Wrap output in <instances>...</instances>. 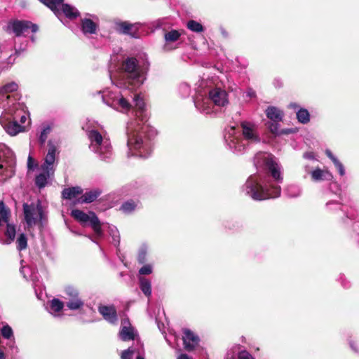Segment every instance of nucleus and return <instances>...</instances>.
I'll return each mask as SVG.
<instances>
[{"instance_id":"f257e3e1","label":"nucleus","mask_w":359,"mask_h":359,"mask_svg":"<svg viewBox=\"0 0 359 359\" xmlns=\"http://www.w3.org/2000/svg\"><path fill=\"white\" fill-rule=\"evenodd\" d=\"M102 101L107 105L121 112H128L132 107L130 100L134 102L135 119L127 125V145L128 156L147 158L151 152L150 140L156 135V131L148 123V116L145 111L143 99L137 94L124 95L121 92L109 91L102 95Z\"/></svg>"},{"instance_id":"f03ea898","label":"nucleus","mask_w":359,"mask_h":359,"mask_svg":"<svg viewBox=\"0 0 359 359\" xmlns=\"http://www.w3.org/2000/svg\"><path fill=\"white\" fill-rule=\"evenodd\" d=\"M254 163L258 170H266L268 172L264 175H250L243 187L245 194L255 201L279 197L281 193L280 184L283 177L281 166L276 158L272 154L260 152L255 155Z\"/></svg>"},{"instance_id":"7ed1b4c3","label":"nucleus","mask_w":359,"mask_h":359,"mask_svg":"<svg viewBox=\"0 0 359 359\" xmlns=\"http://www.w3.org/2000/svg\"><path fill=\"white\" fill-rule=\"evenodd\" d=\"M149 69L147 60L139 62L135 57H127L122 60L116 72L110 74V79L118 88L133 91L144 83Z\"/></svg>"},{"instance_id":"20e7f679","label":"nucleus","mask_w":359,"mask_h":359,"mask_svg":"<svg viewBox=\"0 0 359 359\" xmlns=\"http://www.w3.org/2000/svg\"><path fill=\"white\" fill-rule=\"evenodd\" d=\"M241 126L243 138L241 137L240 132L237 131L234 127L226 129L224 135V140L227 147L237 154L245 151L248 144L259 143L260 142L255 124L249 121H243Z\"/></svg>"},{"instance_id":"39448f33","label":"nucleus","mask_w":359,"mask_h":359,"mask_svg":"<svg viewBox=\"0 0 359 359\" xmlns=\"http://www.w3.org/2000/svg\"><path fill=\"white\" fill-rule=\"evenodd\" d=\"M90 141L89 149L96 154L102 161L110 160L113 156V151L110 140L102 136L97 130L92 129L87 132Z\"/></svg>"},{"instance_id":"423d86ee","label":"nucleus","mask_w":359,"mask_h":359,"mask_svg":"<svg viewBox=\"0 0 359 359\" xmlns=\"http://www.w3.org/2000/svg\"><path fill=\"white\" fill-rule=\"evenodd\" d=\"M23 212L25 220L28 228L38 226L42 228L43 222L46 220V215L40 201L37 203H24Z\"/></svg>"},{"instance_id":"0eeeda50","label":"nucleus","mask_w":359,"mask_h":359,"mask_svg":"<svg viewBox=\"0 0 359 359\" xmlns=\"http://www.w3.org/2000/svg\"><path fill=\"white\" fill-rule=\"evenodd\" d=\"M71 215L75 219L83 225L89 223L97 236H101L102 235L100 220L93 212L86 214L82 210L75 209L72 210Z\"/></svg>"},{"instance_id":"6e6552de","label":"nucleus","mask_w":359,"mask_h":359,"mask_svg":"<svg viewBox=\"0 0 359 359\" xmlns=\"http://www.w3.org/2000/svg\"><path fill=\"white\" fill-rule=\"evenodd\" d=\"M29 29L32 32L38 31V26L28 20H13L10 21L7 25V32H12L15 36H20L25 34Z\"/></svg>"},{"instance_id":"1a4fd4ad","label":"nucleus","mask_w":359,"mask_h":359,"mask_svg":"<svg viewBox=\"0 0 359 359\" xmlns=\"http://www.w3.org/2000/svg\"><path fill=\"white\" fill-rule=\"evenodd\" d=\"M18 88V86L15 82L8 83L0 88V107L8 111L9 114H11L13 111L11 109V105H13L15 109H17V107L13 102V100L11 99V97L7 95V93L16 91Z\"/></svg>"},{"instance_id":"9d476101","label":"nucleus","mask_w":359,"mask_h":359,"mask_svg":"<svg viewBox=\"0 0 359 359\" xmlns=\"http://www.w3.org/2000/svg\"><path fill=\"white\" fill-rule=\"evenodd\" d=\"M66 299H67L66 306L72 311H76L81 309L83 305V301L80 298L78 290L72 286H68L65 288Z\"/></svg>"},{"instance_id":"9b49d317","label":"nucleus","mask_w":359,"mask_h":359,"mask_svg":"<svg viewBox=\"0 0 359 359\" xmlns=\"http://www.w3.org/2000/svg\"><path fill=\"white\" fill-rule=\"evenodd\" d=\"M48 152L45 156L44 162L41 165V170L50 172V173L55 172V162L56 159L57 146L50 140L48 143Z\"/></svg>"},{"instance_id":"f8f14e48","label":"nucleus","mask_w":359,"mask_h":359,"mask_svg":"<svg viewBox=\"0 0 359 359\" xmlns=\"http://www.w3.org/2000/svg\"><path fill=\"white\" fill-rule=\"evenodd\" d=\"M181 35L182 32L176 29H172L170 31L165 32V43L163 46V50L165 52H168L176 49L177 46H174L173 43L177 42L180 39Z\"/></svg>"},{"instance_id":"ddd939ff","label":"nucleus","mask_w":359,"mask_h":359,"mask_svg":"<svg viewBox=\"0 0 359 359\" xmlns=\"http://www.w3.org/2000/svg\"><path fill=\"white\" fill-rule=\"evenodd\" d=\"M194 104L196 108L205 114H211L212 110V102L210 97H205L203 95H198L194 99Z\"/></svg>"},{"instance_id":"4468645a","label":"nucleus","mask_w":359,"mask_h":359,"mask_svg":"<svg viewBox=\"0 0 359 359\" xmlns=\"http://www.w3.org/2000/svg\"><path fill=\"white\" fill-rule=\"evenodd\" d=\"M183 344L184 348L191 351H193L199 343V337L189 329L183 330Z\"/></svg>"},{"instance_id":"2eb2a0df","label":"nucleus","mask_w":359,"mask_h":359,"mask_svg":"<svg viewBox=\"0 0 359 359\" xmlns=\"http://www.w3.org/2000/svg\"><path fill=\"white\" fill-rule=\"evenodd\" d=\"M116 29L121 34L130 35L133 37H137L139 29V24H133L126 21L118 22L116 23Z\"/></svg>"},{"instance_id":"dca6fc26","label":"nucleus","mask_w":359,"mask_h":359,"mask_svg":"<svg viewBox=\"0 0 359 359\" xmlns=\"http://www.w3.org/2000/svg\"><path fill=\"white\" fill-rule=\"evenodd\" d=\"M209 97L212 103L219 107H224L229 102L226 92L221 88L211 90Z\"/></svg>"},{"instance_id":"f3484780","label":"nucleus","mask_w":359,"mask_h":359,"mask_svg":"<svg viewBox=\"0 0 359 359\" xmlns=\"http://www.w3.org/2000/svg\"><path fill=\"white\" fill-rule=\"evenodd\" d=\"M98 311L103 318L109 323L114 324L118 320L117 312L114 305H99Z\"/></svg>"},{"instance_id":"a211bd4d","label":"nucleus","mask_w":359,"mask_h":359,"mask_svg":"<svg viewBox=\"0 0 359 359\" xmlns=\"http://www.w3.org/2000/svg\"><path fill=\"white\" fill-rule=\"evenodd\" d=\"M17 116V114H15L13 117V121H9L3 126L6 132L11 136H15L24 130V127L20 125L15 120Z\"/></svg>"},{"instance_id":"6ab92c4d","label":"nucleus","mask_w":359,"mask_h":359,"mask_svg":"<svg viewBox=\"0 0 359 359\" xmlns=\"http://www.w3.org/2000/svg\"><path fill=\"white\" fill-rule=\"evenodd\" d=\"M54 173L41 170V172L36 176L35 184L39 189L44 188L50 181L52 180Z\"/></svg>"},{"instance_id":"aec40b11","label":"nucleus","mask_w":359,"mask_h":359,"mask_svg":"<svg viewBox=\"0 0 359 359\" xmlns=\"http://www.w3.org/2000/svg\"><path fill=\"white\" fill-rule=\"evenodd\" d=\"M1 334L4 339L10 341L8 344L11 348H17L13 331L10 325L4 324L1 329Z\"/></svg>"},{"instance_id":"412c9836","label":"nucleus","mask_w":359,"mask_h":359,"mask_svg":"<svg viewBox=\"0 0 359 359\" xmlns=\"http://www.w3.org/2000/svg\"><path fill=\"white\" fill-rule=\"evenodd\" d=\"M311 179L314 182H319L323 180H330L332 178V175L327 170L316 168L311 172Z\"/></svg>"},{"instance_id":"4be33fe9","label":"nucleus","mask_w":359,"mask_h":359,"mask_svg":"<svg viewBox=\"0 0 359 359\" xmlns=\"http://www.w3.org/2000/svg\"><path fill=\"white\" fill-rule=\"evenodd\" d=\"M6 224V229L5 231V236L6 237V239H0V243L2 245H9L13 243L15 239L16 236V229L15 226L13 224H10L9 222Z\"/></svg>"},{"instance_id":"5701e85b","label":"nucleus","mask_w":359,"mask_h":359,"mask_svg":"<svg viewBox=\"0 0 359 359\" xmlns=\"http://www.w3.org/2000/svg\"><path fill=\"white\" fill-rule=\"evenodd\" d=\"M97 25L92 20L88 18H83L81 20V30L82 32L86 34H93L96 32Z\"/></svg>"},{"instance_id":"b1692460","label":"nucleus","mask_w":359,"mask_h":359,"mask_svg":"<svg viewBox=\"0 0 359 359\" xmlns=\"http://www.w3.org/2000/svg\"><path fill=\"white\" fill-rule=\"evenodd\" d=\"M266 114L268 118L274 122L281 121L283 112L276 107H269L266 109Z\"/></svg>"},{"instance_id":"393cba45","label":"nucleus","mask_w":359,"mask_h":359,"mask_svg":"<svg viewBox=\"0 0 359 359\" xmlns=\"http://www.w3.org/2000/svg\"><path fill=\"white\" fill-rule=\"evenodd\" d=\"M64 307V303L59 299L54 298L49 302V313L54 316H59L60 312Z\"/></svg>"},{"instance_id":"a878e982","label":"nucleus","mask_w":359,"mask_h":359,"mask_svg":"<svg viewBox=\"0 0 359 359\" xmlns=\"http://www.w3.org/2000/svg\"><path fill=\"white\" fill-rule=\"evenodd\" d=\"M101 194V191L99 189H93L89 191H86L79 200V203H89L95 201Z\"/></svg>"},{"instance_id":"bb28decb","label":"nucleus","mask_w":359,"mask_h":359,"mask_svg":"<svg viewBox=\"0 0 359 359\" xmlns=\"http://www.w3.org/2000/svg\"><path fill=\"white\" fill-rule=\"evenodd\" d=\"M119 336L121 340L126 341L133 340L135 338V330L132 327L123 326Z\"/></svg>"},{"instance_id":"cd10ccee","label":"nucleus","mask_w":359,"mask_h":359,"mask_svg":"<svg viewBox=\"0 0 359 359\" xmlns=\"http://www.w3.org/2000/svg\"><path fill=\"white\" fill-rule=\"evenodd\" d=\"M325 154L332 161L336 168L338 170L339 173L341 176L345 175V169L343 164L338 160V158L333 155L330 149L325 150Z\"/></svg>"},{"instance_id":"c85d7f7f","label":"nucleus","mask_w":359,"mask_h":359,"mask_svg":"<svg viewBox=\"0 0 359 359\" xmlns=\"http://www.w3.org/2000/svg\"><path fill=\"white\" fill-rule=\"evenodd\" d=\"M82 193V189L79 187L67 188L62 191V197L65 199H74Z\"/></svg>"},{"instance_id":"c756f323","label":"nucleus","mask_w":359,"mask_h":359,"mask_svg":"<svg viewBox=\"0 0 359 359\" xmlns=\"http://www.w3.org/2000/svg\"><path fill=\"white\" fill-rule=\"evenodd\" d=\"M140 287L142 292L148 297L151 295V281L147 278L140 277Z\"/></svg>"},{"instance_id":"7c9ffc66","label":"nucleus","mask_w":359,"mask_h":359,"mask_svg":"<svg viewBox=\"0 0 359 359\" xmlns=\"http://www.w3.org/2000/svg\"><path fill=\"white\" fill-rule=\"evenodd\" d=\"M62 11L65 16L69 19H74L79 15V12L76 8L67 4H62Z\"/></svg>"},{"instance_id":"2f4dec72","label":"nucleus","mask_w":359,"mask_h":359,"mask_svg":"<svg viewBox=\"0 0 359 359\" xmlns=\"http://www.w3.org/2000/svg\"><path fill=\"white\" fill-rule=\"evenodd\" d=\"M285 192L288 197L296 198L301 195L302 189L298 185L290 184L285 188Z\"/></svg>"},{"instance_id":"473e14b6","label":"nucleus","mask_w":359,"mask_h":359,"mask_svg":"<svg viewBox=\"0 0 359 359\" xmlns=\"http://www.w3.org/2000/svg\"><path fill=\"white\" fill-rule=\"evenodd\" d=\"M16 248L18 251L25 250L27 247V237L25 233H18L16 238Z\"/></svg>"},{"instance_id":"72a5a7b5","label":"nucleus","mask_w":359,"mask_h":359,"mask_svg":"<svg viewBox=\"0 0 359 359\" xmlns=\"http://www.w3.org/2000/svg\"><path fill=\"white\" fill-rule=\"evenodd\" d=\"M279 123L278 122H274V121H269L268 122L267 127L269 129V130L274 135H278L280 134H288L291 133L292 130L287 129V130H283L281 131L279 130Z\"/></svg>"},{"instance_id":"f704fd0d","label":"nucleus","mask_w":359,"mask_h":359,"mask_svg":"<svg viewBox=\"0 0 359 359\" xmlns=\"http://www.w3.org/2000/svg\"><path fill=\"white\" fill-rule=\"evenodd\" d=\"M137 202H135L133 200H129L124 202L121 205V210L126 214H130L135 210V208L137 207Z\"/></svg>"},{"instance_id":"c9c22d12","label":"nucleus","mask_w":359,"mask_h":359,"mask_svg":"<svg viewBox=\"0 0 359 359\" xmlns=\"http://www.w3.org/2000/svg\"><path fill=\"white\" fill-rule=\"evenodd\" d=\"M297 118L301 123L306 124L310 121V114L306 109H299L297 111Z\"/></svg>"},{"instance_id":"e433bc0d","label":"nucleus","mask_w":359,"mask_h":359,"mask_svg":"<svg viewBox=\"0 0 359 359\" xmlns=\"http://www.w3.org/2000/svg\"><path fill=\"white\" fill-rule=\"evenodd\" d=\"M10 215L9 210L6 207L3 201H0V218L1 222L7 223L8 222Z\"/></svg>"},{"instance_id":"4c0bfd02","label":"nucleus","mask_w":359,"mask_h":359,"mask_svg":"<svg viewBox=\"0 0 359 359\" xmlns=\"http://www.w3.org/2000/svg\"><path fill=\"white\" fill-rule=\"evenodd\" d=\"M152 26L155 29H163L165 30L169 27L170 22H168V19L167 18H159L152 22Z\"/></svg>"},{"instance_id":"58836bf2","label":"nucleus","mask_w":359,"mask_h":359,"mask_svg":"<svg viewBox=\"0 0 359 359\" xmlns=\"http://www.w3.org/2000/svg\"><path fill=\"white\" fill-rule=\"evenodd\" d=\"M187 26L189 30H191L194 32H196V33L202 32L204 30V28L201 23H199L197 21L193 20H189L187 22Z\"/></svg>"},{"instance_id":"ea45409f","label":"nucleus","mask_w":359,"mask_h":359,"mask_svg":"<svg viewBox=\"0 0 359 359\" xmlns=\"http://www.w3.org/2000/svg\"><path fill=\"white\" fill-rule=\"evenodd\" d=\"M141 347H143L142 345H139L137 348L134 347H129L127 350H125L122 352L121 359H131L132 356L135 354H137L138 351H141Z\"/></svg>"},{"instance_id":"a19ab883","label":"nucleus","mask_w":359,"mask_h":359,"mask_svg":"<svg viewBox=\"0 0 359 359\" xmlns=\"http://www.w3.org/2000/svg\"><path fill=\"white\" fill-rule=\"evenodd\" d=\"M43 4L47 6L52 11H55L58 6L62 4L64 0H39Z\"/></svg>"},{"instance_id":"79ce46f5","label":"nucleus","mask_w":359,"mask_h":359,"mask_svg":"<svg viewBox=\"0 0 359 359\" xmlns=\"http://www.w3.org/2000/svg\"><path fill=\"white\" fill-rule=\"evenodd\" d=\"M51 131V128L50 126L47 125L43 126L42 130L41 131V134L39 136V142L41 145H43L46 141L48 134Z\"/></svg>"},{"instance_id":"37998d69","label":"nucleus","mask_w":359,"mask_h":359,"mask_svg":"<svg viewBox=\"0 0 359 359\" xmlns=\"http://www.w3.org/2000/svg\"><path fill=\"white\" fill-rule=\"evenodd\" d=\"M179 90L184 97H188L191 93V88L187 83H182L180 86Z\"/></svg>"},{"instance_id":"c03bdc74","label":"nucleus","mask_w":359,"mask_h":359,"mask_svg":"<svg viewBox=\"0 0 359 359\" xmlns=\"http://www.w3.org/2000/svg\"><path fill=\"white\" fill-rule=\"evenodd\" d=\"M110 235L112 237L114 245H118L120 242V236L118 231L116 227H113L110 229Z\"/></svg>"},{"instance_id":"a18cd8bd","label":"nucleus","mask_w":359,"mask_h":359,"mask_svg":"<svg viewBox=\"0 0 359 359\" xmlns=\"http://www.w3.org/2000/svg\"><path fill=\"white\" fill-rule=\"evenodd\" d=\"M147 249L145 247H142L139 251L137 260L140 264H144L147 259Z\"/></svg>"},{"instance_id":"49530a36","label":"nucleus","mask_w":359,"mask_h":359,"mask_svg":"<svg viewBox=\"0 0 359 359\" xmlns=\"http://www.w3.org/2000/svg\"><path fill=\"white\" fill-rule=\"evenodd\" d=\"M153 268L151 264H145L139 270L140 275H149L152 273Z\"/></svg>"},{"instance_id":"de8ad7c7","label":"nucleus","mask_w":359,"mask_h":359,"mask_svg":"<svg viewBox=\"0 0 359 359\" xmlns=\"http://www.w3.org/2000/svg\"><path fill=\"white\" fill-rule=\"evenodd\" d=\"M341 205L337 202L330 201L326 203V208L327 210H340Z\"/></svg>"},{"instance_id":"09e8293b","label":"nucleus","mask_w":359,"mask_h":359,"mask_svg":"<svg viewBox=\"0 0 359 359\" xmlns=\"http://www.w3.org/2000/svg\"><path fill=\"white\" fill-rule=\"evenodd\" d=\"M37 166L34 159L29 155L27 158V168L29 170H34Z\"/></svg>"},{"instance_id":"8fccbe9b","label":"nucleus","mask_w":359,"mask_h":359,"mask_svg":"<svg viewBox=\"0 0 359 359\" xmlns=\"http://www.w3.org/2000/svg\"><path fill=\"white\" fill-rule=\"evenodd\" d=\"M340 279L341 280V285L345 288H348L351 286V283L347 280L345 277L341 276Z\"/></svg>"},{"instance_id":"3c124183","label":"nucleus","mask_w":359,"mask_h":359,"mask_svg":"<svg viewBox=\"0 0 359 359\" xmlns=\"http://www.w3.org/2000/svg\"><path fill=\"white\" fill-rule=\"evenodd\" d=\"M246 96L249 98L255 97L256 95V93L254 90L252 88H248L247 91L245 92Z\"/></svg>"},{"instance_id":"603ef678","label":"nucleus","mask_w":359,"mask_h":359,"mask_svg":"<svg viewBox=\"0 0 359 359\" xmlns=\"http://www.w3.org/2000/svg\"><path fill=\"white\" fill-rule=\"evenodd\" d=\"M304 158L306 159L313 160L315 159L314 154L312 152H306L304 154Z\"/></svg>"},{"instance_id":"864d4df0","label":"nucleus","mask_w":359,"mask_h":359,"mask_svg":"<svg viewBox=\"0 0 359 359\" xmlns=\"http://www.w3.org/2000/svg\"><path fill=\"white\" fill-rule=\"evenodd\" d=\"M136 359H144V351L143 347H141V351H137Z\"/></svg>"},{"instance_id":"5fc2aeb1","label":"nucleus","mask_w":359,"mask_h":359,"mask_svg":"<svg viewBox=\"0 0 359 359\" xmlns=\"http://www.w3.org/2000/svg\"><path fill=\"white\" fill-rule=\"evenodd\" d=\"M177 359H192L191 357H189L187 354L186 353H182L180 354L178 357H177Z\"/></svg>"},{"instance_id":"6e6d98bb","label":"nucleus","mask_w":359,"mask_h":359,"mask_svg":"<svg viewBox=\"0 0 359 359\" xmlns=\"http://www.w3.org/2000/svg\"><path fill=\"white\" fill-rule=\"evenodd\" d=\"M350 346L353 351H355L356 353H358L359 351L358 348H356L355 344L353 342H352V341L350 342Z\"/></svg>"},{"instance_id":"4d7b16f0","label":"nucleus","mask_w":359,"mask_h":359,"mask_svg":"<svg viewBox=\"0 0 359 359\" xmlns=\"http://www.w3.org/2000/svg\"><path fill=\"white\" fill-rule=\"evenodd\" d=\"M20 122H21L22 123H25V121H26V120H27L26 115H25V114L20 115Z\"/></svg>"},{"instance_id":"13d9d810","label":"nucleus","mask_w":359,"mask_h":359,"mask_svg":"<svg viewBox=\"0 0 359 359\" xmlns=\"http://www.w3.org/2000/svg\"><path fill=\"white\" fill-rule=\"evenodd\" d=\"M289 107H290V108H292V109H297L298 108V104H296V103H290V104H289Z\"/></svg>"},{"instance_id":"bf43d9fd","label":"nucleus","mask_w":359,"mask_h":359,"mask_svg":"<svg viewBox=\"0 0 359 359\" xmlns=\"http://www.w3.org/2000/svg\"><path fill=\"white\" fill-rule=\"evenodd\" d=\"M304 170H305V172L307 173V174H311V170H310V168H309V165H305L304 167Z\"/></svg>"},{"instance_id":"052dcab7","label":"nucleus","mask_w":359,"mask_h":359,"mask_svg":"<svg viewBox=\"0 0 359 359\" xmlns=\"http://www.w3.org/2000/svg\"><path fill=\"white\" fill-rule=\"evenodd\" d=\"M0 359H6L4 353L0 348Z\"/></svg>"},{"instance_id":"680f3d73","label":"nucleus","mask_w":359,"mask_h":359,"mask_svg":"<svg viewBox=\"0 0 359 359\" xmlns=\"http://www.w3.org/2000/svg\"><path fill=\"white\" fill-rule=\"evenodd\" d=\"M221 32H222V35L224 36V37H227L228 36V33L226 31H225L224 29H221Z\"/></svg>"},{"instance_id":"e2e57ef3","label":"nucleus","mask_w":359,"mask_h":359,"mask_svg":"<svg viewBox=\"0 0 359 359\" xmlns=\"http://www.w3.org/2000/svg\"><path fill=\"white\" fill-rule=\"evenodd\" d=\"M27 270L26 267H22L20 271L23 274L24 277L26 278V275L25 273V271Z\"/></svg>"},{"instance_id":"0e129e2a","label":"nucleus","mask_w":359,"mask_h":359,"mask_svg":"<svg viewBox=\"0 0 359 359\" xmlns=\"http://www.w3.org/2000/svg\"><path fill=\"white\" fill-rule=\"evenodd\" d=\"M15 54H16V55H19V54H20V50H15Z\"/></svg>"}]
</instances>
